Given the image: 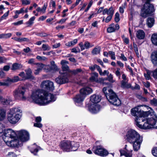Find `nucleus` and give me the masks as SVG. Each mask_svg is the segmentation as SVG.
Masks as SVG:
<instances>
[{
	"label": "nucleus",
	"instance_id": "a211bd4d",
	"mask_svg": "<svg viewBox=\"0 0 157 157\" xmlns=\"http://www.w3.org/2000/svg\"><path fill=\"white\" fill-rule=\"evenodd\" d=\"M125 151L122 150H120L121 155H124L126 157H132V150L129 147H128L127 145H125Z\"/></svg>",
	"mask_w": 157,
	"mask_h": 157
},
{
	"label": "nucleus",
	"instance_id": "4c0bfd02",
	"mask_svg": "<svg viewBox=\"0 0 157 157\" xmlns=\"http://www.w3.org/2000/svg\"><path fill=\"white\" fill-rule=\"evenodd\" d=\"M151 124H152V127H154L157 128V117L153 118L152 117L150 118Z\"/></svg>",
	"mask_w": 157,
	"mask_h": 157
},
{
	"label": "nucleus",
	"instance_id": "de8ad7c7",
	"mask_svg": "<svg viewBox=\"0 0 157 157\" xmlns=\"http://www.w3.org/2000/svg\"><path fill=\"white\" fill-rule=\"evenodd\" d=\"M120 69L119 68H117V70L115 71V74L118 77L119 79L121 77V73L120 72Z\"/></svg>",
	"mask_w": 157,
	"mask_h": 157
},
{
	"label": "nucleus",
	"instance_id": "393cba45",
	"mask_svg": "<svg viewBox=\"0 0 157 157\" xmlns=\"http://www.w3.org/2000/svg\"><path fill=\"white\" fill-rule=\"evenodd\" d=\"M145 33L142 30H139L136 33V37L140 40L143 39L145 37Z\"/></svg>",
	"mask_w": 157,
	"mask_h": 157
},
{
	"label": "nucleus",
	"instance_id": "7ed1b4c3",
	"mask_svg": "<svg viewBox=\"0 0 157 157\" xmlns=\"http://www.w3.org/2000/svg\"><path fill=\"white\" fill-rule=\"evenodd\" d=\"M103 91L108 101L114 106H118L121 104V101L116 94L111 89H108L107 87H104Z\"/></svg>",
	"mask_w": 157,
	"mask_h": 157
},
{
	"label": "nucleus",
	"instance_id": "680f3d73",
	"mask_svg": "<svg viewBox=\"0 0 157 157\" xmlns=\"http://www.w3.org/2000/svg\"><path fill=\"white\" fill-rule=\"evenodd\" d=\"M95 69H96L99 72V74L100 75H102V71L100 67L96 64H95Z\"/></svg>",
	"mask_w": 157,
	"mask_h": 157
},
{
	"label": "nucleus",
	"instance_id": "f8f14e48",
	"mask_svg": "<svg viewBox=\"0 0 157 157\" xmlns=\"http://www.w3.org/2000/svg\"><path fill=\"white\" fill-rule=\"evenodd\" d=\"M92 150L95 154L101 156H106L108 154L107 151L101 145L94 146Z\"/></svg>",
	"mask_w": 157,
	"mask_h": 157
},
{
	"label": "nucleus",
	"instance_id": "e2e57ef3",
	"mask_svg": "<svg viewBox=\"0 0 157 157\" xmlns=\"http://www.w3.org/2000/svg\"><path fill=\"white\" fill-rule=\"evenodd\" d=\"M120 58L121 60L124 61H126L127 60V58L124 56V55L123 53H121V56H120Z\"/></svg>",
	"mask_w": 157,
	"mask_h": 157
},
{
	"label": "nucleus",
	"instance_id": "603ef678",
	"mask_svg": "<svg viewBox=\"0 0 157 157\" xmlns=\"http://www.w3.org/2000/svg\"><path fill=\"white\" fill-rule=\"evenodd\" d=\"M152 155L156 157H157V147L154 148L151 151Z\"/></svg>",
	"mask_w": 157,
	"mask_h": 157
},
{
	"label": "nucleus",
	"instance_id": "58836bf2",
	"mask_svg": "<svg viewBox=\"0 0 157 157\" xmlns=\"http://www.w3.org/2000/svg\"><path fill=\"white\" fill-rule=\"evenodd\" d=\"M12 39H14L16 41L19 42H22V41L29 42V39L25 37H22L19 38L14 37V38H12Z\"/></svg>",
	"mask_w": 157,
	"mask_h": 157
},
{
	"label": "nucleus",
	"instance_id": "864d4df0",
	"mask_svg": "<svg viewBox=\"0 0 157 157\" xmlns=\"http://www.w3.org/2000/svg\"><path fill=\"white\" fill-rule=\"evenodd\" d=\"M119 14L117 12L115 15V21L116 22H119L120 20Z\"/></svg>",
	"mask_w": 157,
	"mask_h": 157
},
{
	"label": "nucleus",
	"instance_id": "473e14b6",
	"mask_svg": "<svg viewBox=\"0 0 157 157\" xmlns=\"http://www.w3.org/2000/svg\"><path fill=\"white\" fill-rule=\"evenodd\" d=\"M151 42L153 44L157 46V34H153L151 37Z\"/></svg>",
	"mask_w": 157,
	"mask_h": 157
},
{
	"label": "nucleus",
	"instance_id": "ddd939ff",
	"mask_svg": "<svg viewBox=\"0 0 157 157\" xmlns=\"http://www.w3.org/2000/svg\"><path fill=\"white\" fill-rule=\"evenodd\" d=\"M12 139H13V140L5 139V142L8 146L11 147H19L22 145L21 141L17 136L12 138Z\"/></svg>",
	"mask_w": 157,
	"mask_h": 157
},
{
	"label": "nucleus",
	"instance_id": "c9c22d12",
	"mask_svg": "<svg viewBox=\"0 0 157 157\" xmlns=\"http://www.w3.org/2000/svg\"><path fill=\"white\" fill-rule=\"evenodd\" d=\"M6 116V112L4 109H0V120L2 121L5 119Z\"/></svg>",
	"mask_w": 157,
	"mask_h": 157
},
{
	"label": "nucleus",
	"instance_id": "aec40b11",
	"mask_svg": "<svg viewBox=\"0 0 157 157\" xmlns=\"http://www.w3.org/2000/svg\"><path fill=\"white\" fill-rule=\"evenodd\" d=\"M98 74L96 72H94L91 75L90 78V80L91 82H96L98 83L103 82V84H105L103 82L104 80L102 79H98Z\"/></svg>",
	"mask_w": 157,
	"mask_h": 157
},
{
	"label": "nucleus",
	"instance_id": "5701e85b",
	"mask_svg": "<svg viewBox=\"0 0 157 157\" xmlns=\"http://www.w3.org/2000/svg\"><path fill=\"white\" fill-rule=\"evenodd\" d=\"M81 51H83L85 49H88L92 47L93 45H90V43L88 41L85 42L84 44L82 42H80L79 44Z\"/></svg>",
	"mask_w": 157,
	"mask_h": 157
},
{
	"label": "nucleus",
	"instance_id": "69168bd1",
	"mask_svg": "<svg viewBox=\"0 0 157 157\" xmlns=\"http://www.w3.org/2000/svg\"><path fill=\"white\" fill-rule=\"evenodd\" d=\"M9 12V11L8 10L4 14V15L1 17V18L2 19V20H3L6 19V17L8 16Z\"/></svg>",
	"mask_w": 157,
	"mask_h": 157
},
{
	"label": "nucleus",
	"instance_id": "052dcab7",
	"mask_svg": "<svg viewBox=\"0 0 157 157\" xmlns=\"http://www.w3.org/2000/svg\"><path fill=\"white\" fill-rule=\"evenodd\" d=\"M23 5H29L30 3V1L29 0H21Z\"/></svg>",
	"mask_w": 157,
	"mask_h": 157
},
{
	"label": "nucleus",
	"instance_id": "4be33fe9",
	"mask_svg": "<svg viewBox=\"0 0 157 157\" xmlns=\"http://www.w3.org/2000/svg\"><path fill=\"white\" fill-rule=\"evenodd\" d=\"M90 101L94 103L93 104H97L101 100V96L99 95L94 94L90 97Z\"/></svg>",
	"mask_w": 157,
	"mask_h": 157
},
{
	"label": "nucleus",
	"instance_id": "6e6552de",
	"mask_svg": "<svg viewBox=\"0 0 157 157\" xmlns=\"http://www.w3.org/2000/svg\"><path fill=\"white\" fill-rule=\"evenodd\" d=\"M140 106H137L135 107L131 110V114L136 117L135 119V121L137 119H140V118H141L143 117H146L149 114V112L146 111L144 112L141 109H140L139 108Z\"/></svg>",
	"mask_w": 157,
	"mask_h": 157
},
{
	"label": "nucleus",
	"instance_id": "6e6d98bb",
	"mask_svg": "<svg viewBox=\"0 0 157 157\" xmlns=\"http://www.w3.org/2000/svg\"><path fill=\"white\" fill-rule=\"evenodd\" d=\"M12 80V79L9 78H8L6 79H5V80L4 81L5 83H7L8 84L7 85H6V86H8L12 82H13Z\"/></svg>",
	"mask_w": 157,
	"mask_h": 157
},
{
	"label": "nucleus",
	"instance_id": "774afa93",
	"mask_svg": "<svg viewBox=\"0 0 157 157\" xmlns=\"http://www.w3.org/2000/svg\"><path fill=\"white\" fill-rule=\"evenodd\" d=\"M152 76L154 78L157 79V68L152 71Z\"/></svg>",
	"mask_w": 157,
	"mask_h": 157
},
{
	"label": "nucleus",
	"instance_id": "c756f323",
	"mask_svg": "<svg viewBox=\"0 0 157 157\" xmlns=\"http://www.w3.org/2000/svg\"><path fill=\"white\" fill-rule=\"evenodd\" d=\"M121 87L124 88L128 89L131 87V84L128 82V81H122Z\"/></svg>",
	"mask_w": 157,
	"mask_h": 157
},
{
	"label": "nucleus",
	"instance_id": "bb28decb",
	"mask_svg": "<svg viewBox=\"0 0 157 157\" xmlns=\"http://www.w3.org/2000/svg\"><path fill=\"white\" fill-rule=\"evenodd\" d=\"M12 101V99L10 98H5L2 97H0V102L3 105H7L9 104Z\"/></svg>",
	"mask_w": 157,
	"mask_h": 157
},
{
	"label": "nucleus",
	"instance_id": "a878e982",
	"mask_svg": "<svg viewBox=\"0 0 157 157\" xmlns=\"http://www.w3.org/2000/svg\"><path fill=\"white\" fill-rule=\"evenodd\" d=\"M26 72V76L25 77V79H30L34 80L35 79L34 77L32 75V71L31 69L29 68L25 70Z\"/></svg>",
	"mask_w": 157,
	"mask_h": 157
},
{
	"label": "nucleus",
	"instance_id": "a18cd8bd",
	"mask_svg": "<svg viewBox=\"0 0 157 157\" xmlns=\"http://www.w3.org/2000/svg\"><path fill=\"white\" fill-rule=\"evenodd\" d=\"M150 103L152 105L156 106H157V99L154 98L150 100Z\"/></svg>",
	"mask_w": 157,
	"mask_h": 157
},
{
	"label": "nucleus",
	"instance_id": "4d7b16f0",
	"mask_svg": "<svg viewBox=\"0 0 157 157\" xmlns=\"http://www.w3.org/2000/svg\"><path fill=\"white\" fill-rule=\"evenodd\" d=\"M109 54L111 55V59L115 60L116 59L115 56V54L114 52L112 51H109Z\"/></svg>",
	"mask_w": 157,
	"mask_h": 157
},
{
	"label": "nucleus",
	"instance_id": "f257e3e1",
	"mask_svg": "<svg viewBox=\"0 0 157 157\" xmlns=\"http://www.w3.org/2000/svg\"><path fill=\"white\" fill-rule=\"evenodd\" d=\"M56 99L55 95L43 90H38L33 92L29 100L31 102L44 105L54 101Z\"/></svg>",
	"mask_w": 157,
	"mask_h": 157
},
{
	"label": "nucleus",
	"instance_id": "39448f33",
	"mask_svg": "<svg viewBox=\"0 0 157 157\" xmlns=\"http://www.w3.org/2000/svg\"><path fill=\"white\" fill-rule=\"evenodd\" d=\"M79 147L78 143L70 140L63 141L61 143L60 147L64 151H76Z\"/></svg>",
	"mask_w": 157,
	"mask_h": 157
},
{
	"label": "nucleus",
	"instance_id": "8fccbe9b",
	"mask_svg": "<svg viewBox=\"0 0 157 157\" xmlns=\"http://www.w3.org/2000/svg\"><path fill=\"white\" fill-rule=\"evenodd\" d=\"M36 65H37V68H39L40 69V70H42L43 68H44L46 69L45 67V65L41 63H36Z\"/></svg>",
	"mask_w": 157,
	"mask_h": 157
},
{
	"label": "nucleus",
	"instance_id": "79ce46f5",
	"mask_svg": "<svg viewBox=\"0 0 157 157\" xmlns=\"http://www.w3.org/2000/svg\"><path fill=\"white\" fill-rule=\"evenodd\" d=\"M12 34L11 33L6 34H0V38H8L11 36Z\"/></svg>",
	"mask_w": 157,
	"mask_h": 157
},
{
	"label": "nucleus",
	"instance_id": "13d9d810",
	"mask_svg": "<svg viewBox=\"0 0 157 157\" xmlns=\"http://www.w3.org/2000/svg\"><path fill=\"white\" fill-rule=\"evenodd\" d=\"M7 157H17L16 154L13 152H9L8 153Z\"/></svg>",
	"mask_w": 157,
	"mask_h": 157
},
{
	"label": "nucleus",
	"instance_id": "2eb2a0df",
	"mask_svg": "<svg viewBox=\"0 0 157 157\" xmlns=\"http://www.w3.org/2000/svg\"><path fill=\"white\" fill-rule=\"evenodd\" d=\"M41 87L45 90L52 91L54 89L53 83L49 80L42 82L40 85Z\"/></svg>",
	"mask_w": 157,
	"mask_h": 157
},
{
	"label": "nucleus",
	"instance_id": "bf43d9fd",
	"mask_svg": "<svg viewBox=\"0 0 157 157\" xmlns=\"http://www.w3.org/2000/svg\"><path fill=\"white\" fill-rule=\"evenodd\" d=\"M36 59L39 61H44L46 59V58L44 56H38L36 57Z\"/></svg>",
	"mask_w": 157,
	"mask_h": 157
},
{
	"label": "nucleus",
	"instance_id": "49530a36",
	"mask_svg": "<svg viewBox=\"0 0 157 157\" xmlns=\"http://www.w3.org/2000/svg\"><path fill=\"white\" fill-rule=\"evenodd\" d=\"M42 48L43 51H48L50 50V48L48 45L44 44L42 45Z\"/></svg>",
	"mask_w": 157,
	"mask_h": 157
},
{
	"label": "nucleus",
	"instance_id": "5fc2aeb1",
	"mask_svg": "<svg viewBox=\"0 0 157 157\" xmlns=\"http://www.w3.org/2000/svg\"><path fill=\"white\" fill-rule=\"evenodd\" d=\"M12 80V79L9 78H8L6 79H5V80L4 81L5 83H7L8 84L7 85H6V86H8L12 82H13Z\"/></svg>",
	"mask_w": 157,
	"mask_h": 157
},
{
	"label": "nucleus",
	"instance_id": "412c9836",
	"mask_svg": "<svg viewBox=\"0 0 157 157\" xmlns=\"http://www.w3.org/2000/svg\"><path fill=\"white\" fill-rule=\"evenodd\" d=\"M93 92L92 89L89 87H83L80 90V93L82 95L85 96L86 97V95L91 93Z\"/></svg>",
	"mask_w": 157,
	"mask_h": 157
},
{
	"label": "nucleus",
	"instance_id": "72a5a7b5",
	"mask_svg": "<svg viewBox=\"0 0 157 157\" xmlns=\"http://www.w3.org/2000/svg\"><path fill=\"white\" fill-rule=\"evenodd\" d=\"M48 6L47 3H44L43 7L41 9L40 7H38L36 9V11L37 12H41L43 13H44L45 12Z\"/></svg>",
	"mask_w": 157,
	"mask_h": 157
},
{
	"label": "nucleus",
	"instance_id": "4468645a",
	"mask_svg": "<svg viewBox=\"0 0 157 157\" xmlns=\"http://www.w3.org/2000/svg\"><path fill=\"white\" fill-rule=\"evenodd\" d=\"M3 134V138L5 141V139L9 140L17 136V131L15 132L12 129H8L4 130Z\"/></svg>",
	"mask_w": 157,
	"mask_h": 157
},
{
	"label": "nucleus",
	"instance_id": "3c124183",
	"mask_svg": "<svg viewBox=\"0 0 157 157\" xmlns=\"http://www.w3.org/2000/svg\"><path fill=\"white\" fill-rule=\"evenodd\" d=\"M113 75L111 74H110L108 76L107 79L108 80V81L109 82H114V81L113 80Z\"/></svg>",
	"mask_w": 157,
	"mask_h": 157
},
{
	"label": "nucleus",
	"instance_id": "423d86ee",
	"mask_svg": "<svg viewBox=\"0 0 157 157\" xmlns=\"http://www.w3.org/2000/svg\"><path fill=\"white\" fill-rule=\"evenodd\" d=\"M150 1L151 0H147L146 2L142 9L140 15L143 17H146L148 15H151L155 11L153 5L149 3Z\"/></svg>",
	"mask_w": 157,
	"mask_h": 157
},
{
	"label": "nucleus",
	"instance_id": "f3484780",
	"mask_svg": "<svg viewBox=\"0 0 157 157\" xmlns=\"http://www.w3.org/2000/svg\"><path fill=\"white\" fill-rule=\"evenodd\" d=\"M69 75L66 74H62L56 79V82L59 84H62L69 81Z\"/></svg>",
	"mask_w": 157,
	"mask_h": 157
},
{
	"label": "nucleus",
	"instance_id": "ea45409f",
	"mask_svg": "<svg viewBox=\"0 0 157 157\" xmlns=\"http://www.w3.org/2000/svg\"><path fill=\"white\" fill-rule=\"evenodd\" d=\"M115 31L114 28V24L113 23L109 25V27L108 28L107 31L108 33H111Z\"/></svg>",
	"mask_w": 157,
	"mask_h": 157
},
{
	"label": "nucleus",
	"instance_id": "2f4dec72",
	"mask_svg": "<svg viewBox=\"0 0 157 157\" xmlns=\"http://www.w3.org/2000/svg\"><path fill=\"white\" fill-rule=\"evenodd\" d=\"M154 23V18L152 17H149L147 21V24L148 27L151 28L153 25Z\"/></svg>",
	"mask_w": 157,
	"mask_h": 157
},
{
	"label": "nucleus",
	"instance_id": "0eeeda50",
	"mask_svg": "<svg viewBox=\"0 0 157 157\" xmlns=\"http://www.w3.org/2000/svg\"><path fill=\"white\" fill-rule=\"evenodd\" d=\"M137 119L136 120V125L139 128L144 129H148L152 128V124H151L150 118L147 120L145 117Z\"/></svg>",
	"mask_w": 157,
	"mask_h": 157
},
{
	"label": "nucleus",
	"instance_id": "f704fd0d",
	"mask_svg": "<svg viewBox=\"0 0 157 157\" xmlns=\"http://www.w3.org/2000/svg\"><path fill=\"white\" fill-rule=\"evenodd\" d=\"M78 42V40L75 39L65 44V45L68 47H72L75 45Z\"/></svg>",
	"mask_w": 157,
	"mask_h": 157
},
{
	"label": "nucleus",
	"instance_id": "dca6fc26",
	"mask_svg": "<svg viewBox=\"0 0 157 157\" xmlns=\"http://www.w3.org/2000/svg\"><path fill=\"white\" fill-rule=\"evenodd\" d=\"M85 98V96L80 93L76 95L73 98V100L76 105L78 106H81L82 105L83 102Z\"/></svg>",
	"mask_w": 157,
	"mask_h": 157
},
{
	"label": "nucleus",
	"instance_id": "9d476101",
	"mask_svg": "<svg viewBox=\"0 0 157 157\" xmlns=\"http://www.w3.org/2000/svg\"><path fill=\"white\" fill-rule=\"evenodd\" d=\"M26 91L25 87L21 86L15 89L13 92V95L16 99L24 101L25 100L26 98L25 95Z\"/></svg>",
	"mask_w": 157,
	"mask_h": 157
},
{
	"label": "nucleus",
	"instance_id": "7c9ffc66",
	"mask_svg": "<svg viewBox=\"0 0 157 157\" xmlns=\"http://www.w3.org/2000/svg\"><path fill=\"white\" fill-rule=\"evenodd\" d=\"M22 67V65L21 64L15 63L13 64L11 69L13 71H16L21 69Z\"/></svg>",
	"mask_w": 157,
	"mask_h": 157
},
{
	"label": "nucleus",
	"instance_id": "9b49d317",
	"mask_svg": "<svg viewBox=\"0 0 157 157\" xmlns=\"http://www.w3.org/2000/svg\"><path fill=\"white\" fill-rule=\"evenodd\" d=\"M17 136L21 141L22 143L23 142L28 141L30 138L29 132L25 130L17 131Z\"/></svg>",
	"mask_w": 157,
	"mask_h": 157
},
{
	"label": "nucleus",
	"instance_id": "338daca9",
	"mask_svg": "<svg viewBox=\"0 0 157 157\" xmlns=\"http://www.w3.org/2000/svg\"><path fill=\"white\" fill-rule=\"evenodd\" d=\"M18 75L22 78V79H21L22 80L25 79L26 77L25 76V74L24 72H21Z\"/></svg>",
	"mask_w": 157,
	"mask_h": 157
},
{
	"label": "nucleus",
	"instance_id": "f03ea898",
	"mask_svg": "<svg viewBox=\"0 0 157 157\" xmlns=\"http://www.w3.org/2000/svg\"><path fill=\"white\" fill-rule=\"evenodd\" d=\"M126 140L132 144L135 151H137L140 148L143 141V137L136 131L133 129L129 130L126 135Z\"/></svg>",
	"mask_w": 157,
	"mask_h": 157
},
{
	"label": "nucleus",
	"instance_id": "1a4fd4ad",
	"mask_svg": "<svg viewBox=\"0 0 157 157\" xmlns=\"http://www.w3.org/2000/svg\"><path fill=\"white\" fill-rule=\"evenodd\" d=\"M68 62L66 60H63L61 61V64L62 65V71H59L60 74H66L69 75L70 74L76 75L81 71V69L79 68L73 71L70 70L68 66L66 64Z\"/></svg>",
	"mask_w": 157,
	"mask_h": 157
},
{
	"label": "nucleus",
	"instance_id": "a19ab883",
	"mask_svg": "<svg viewBox=\"0 0 157 157\" xmlns=\"http://www.w3.org/2000/svg\"><path fill=\"white\" fill-rule=\"evenodd\" d=\"M101 50L100 47H97L94 48L92 50V53L94 55H97L100 53Z\"/></svg>",
	"mask_w": 157,
	"mask_h": 157
},
{
	"label": "nucleus",
	"instance_id": "cd10ccee",
	"mask_svg": "<svg viewBox=\"0 0 157 157\" xmlns=\"http://www.w3.org/2000/svg\"><path fill=\"white\" fill-rule=\"evenodd\" d=\"M39 148L40 147H39L37 146L35 144H34L31 146L30 149V151L31 153L34 154V155H36Z\"/></svg>",
	"mask_w": 157,
	"mask_h": 157
},
{
	"label": "nucleus",
	"instance_id": "09e8293b",
	"mask_svg": "<svg viewBox=\"0 0 157 157\" xmlns=\"http://www.w3.org/2000/svg\"><path fill=\"white\" fill-rule=\"evenodd\" d=\"M133 45L134 51L137 56L138 57L139 56V54L138 52V48L137 47V45L134 43H133Z\"/></svg>",
	"mask_w": 157,
	"mask_h": 157
},
{
	"label": "nucleus",
	"instance_id": "b1692460",
	"mask_svg": "<svg viewBox=\"0 0 157 157\" xmlns=\"http://www.w3.org/2000/svg\"><path fill=\"white\" fill-rule=\"evenodd\" d=\"M151 58L152 63L155 66H157V51L152 53Z\"/></svg>",
	"mask_w": 157,
	"mask_h": 157
},
{
	"label": "nucleus",
	"instance_id": "c03bdc74",
	"mask_svg": "<svg viewBox=\"0 0 157 157\" xmlns=\"http://www.w3.org/2000/svg\"><path fill=\"white\" fill-rule=\"evenodd\" d=\"M11 79H12V81L13 82H16L19 81H21L22 80L21 78H19L17 76H14Z\"/></svg>",
	"mask_w": 157,
	"mask_h": 157
},
{
	"label": "nucleus",
	"instance_id": "20e7f679",
	"mask_svg": "<svg viewBox=\"0 0 157 157\" xmlns=\"http://www.w3.org/2000/svg\"><path fill=\"white\" fill-rule=\"evenodd\" d=\"M21 112V110L18 108H13L10 109L8 115V121L11 124H16L21 118L20 113Z\"/></svg>",
	"mask_w": 157,
	"mask_h": 157
},
{
	"label": "nucleus",
	"instance_id": "0e129e2a",
	"mask_svg": "<svg viewBox=\"0 0 157 157\" xmlns=\"http://www.w3.org/2000/svg\"><path fill=\"white\" fill-rule=\"evenodd\" d=\"M80 52V50L78 47L74 48L71 50V52H72L77 53V52Z\"/></svg>",
	"mask_w": 157,
	"mask_h": 157
},
{
	"label": "nucleus",
	"instance_id": "37998d69",
	"mask_svg": "<svg viewBox=\"0 0 157 157\" xmlns=\"http://www.w3.org/2000/svg\"><path fill=\"white\" fill-rule=\"evenodd\" d=\"M114 13V10L112 7H110L108 10L107 15L113 16Z\"/></svg>",
	"mask_w": 157,
	"mask_h": 157
},
{
	"label": "nucleus",
	"instance_id": "6ab92c4d",
	"mask_svg": "<svg viewBox=\"0 0 157 157\" xmlns=\"http://www.w3.org/2000/svg\"><path fill=\"white\" fill-rule=\"evenodd\" d=\"M101 108L100 105L98 104H93L89 106L88 110L91 113L95 114L100 111Z\"/></svg>",
	"mask_w": 157,
	"mask_h": 157
},
{
	"label": "nucleus",
	"instance_id": "c85d7f7f",
	"mask_svg": "<svg viewBox=\"0 0 157 157\" xmlns=\"http://www.w3.org/2000/svg\"><path fill=\"white\" fill-rule=\"evenodd\" d=\"M51 67L49 66H46L45 68L48 70V71H50L51 70L54 69L56 70L57 68L55 64V62L53 61H51L50 62Z\"/></svg>",
	"mask_w": 157,
	"mask_h": 157
},
{
	"label": "nucleus",
	"instance_id": "e433bc0d",
	"mask_svg": "<svg viewBox=\"0 0 157 157\" xmlns=\"http://www.w3.org/2000/svg\"><path fill=\"white\" fill-rule=\"evenodd\" d=\"M35 19V17L34 16L30 18L29 21L25 23V24L27 25V27H29L32 25L34 23Z\"/></svg>",
	"mask_w": 157,
	"mask_h": 157
}]
</instances>
